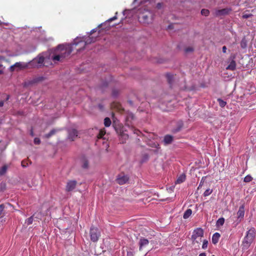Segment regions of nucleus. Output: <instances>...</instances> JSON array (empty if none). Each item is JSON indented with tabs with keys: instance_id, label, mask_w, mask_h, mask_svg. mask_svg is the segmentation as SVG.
<instances>
[{
	"instance_id": "obj_1",
	"label": "nucleus",
	"mask_w": 256,
	"mask_h": 256,
	"mask_svg": "<svg viewBox=\"0 0 256 256\" xmlns=\"http://www.w3.org/2000/svg\"><path fill=\"white\" fill-rule=\"evenodd\" d=\"M72 51V46L70 44H60L52 50V59L54 62H62L68 58Z\"/></svg>"
},
{
	"instance_id": "obj_2",
	"label": "nucleus",
	"mask_w": 256,
	"mask_h": 256,
	"mask_svg": "<svg viewBox=\"0 0 256 256\" xmlns=\"http://www.w3.org/2000/svg\"><path fill=\"white\" fill-rule=\"evenodd\" d=\"M96 40V38L92 36H88L84 39V38H76L74 40V42L71 44L72 46V50L74 48L77 51H80L84 50L86 45L94 42Z\"/></svg>"
},
{
	"instance_id": "obj_3",
	"label": "nucleus",
	"mask_w": 256,
	"mask_h": 256,
	"mask_svg": "<svg viewBox=\"0 0 256 256\" xmlns=\"http://www.w3.org/2000/svg\"><path fill=\"white\" fill-rule=\"evenodd\" d=\"M256 234V229L253 227L246 232V235L244 237L241 244L242 250H246L250 246L255 239Z\"/></svg>"
},
{
	"instance_id": "obj_4",
	"label": "nucleus",
	"mask_w": 256,
	"mask_h": 256,
	"mask_svg": "<svg viewBox=\"0 0 256 256\" xmlns=\"http://www.w3.org/2000/svg\"><path fill=\"white\" fill-rule=\"evenodd\" d=\"M90 240L93 242H96L100 236V232L96 228L92 227L90 231Z\"/></svg>"
},
{
	"instance_id": "obj_5",
	"label": "nucleus",
	"mask_w": 256,
	"mask_h": 256,
	"mask_svg": "<svg viewBox=\"0 0 256 256\" xmlns=\"http://www.w3.org/2000/svg\"><path fill=\"white\" fill-rule=\"evenodd\" d=\"M204 235V230L202 228H197L194 230L193 234L192 236V240H196V239H200V241L202 242V238Z\"/></svg>"
},
{
	"instance_id": "obj_6",
	"label": "nucleus",
	"mask_w": 256,
	"mask_h": 256,
	"mask_svg": "<svg viewBox=\"0 0 256 256\" xmlns=\"http://www.w3.org/2000/svg\"><path fill=\"white\" fill-rule=\"evenodd\" d=\"M235 58V54H232L230 56V62L229 64L226 66V70L234 71L236 69V64L234 60Z\"/></svg>"
},
{
	"instance_id": "obj_7",
	"label": "nucleus",
	"mask_w": 256,
	"mask_h": 256,
	"mask_svg": "<svg viewBox=\"0 0 256 256\" xmlns=\"http://www.w3.org/2000/svg\"><path fill=\"white\" fill-rule=\"evenodd\" d=\"M77 182L75 180H69L66 186V191L68 192L72 191L76 187Z\"/></svg>"
},
{
	"instance_id": "obj_8",
	"label": "nucleus",
	"mask_w": 256,
	"mask_h": 256,
	"mask_svg": "<svg viewBox=\"0 0 256 256\" xmlns=\"http://www.w3.org/2000/svg\"><path fill=\"white\" fill-rule=\"evenodd\" d=\"M27 67L28 64L26 63L17 62L10 67V71L13 72L16 68H18L20 70H22L26 68Z\"/></svg>"
},
{
	"instance_id": "obj_9",
	"label": "nucleus",
	"mask_w": 256,
	"mask_h": 256,
	"mask_svg": "<svg viewBox=\"0 0 256 256\" xmlns=\"http://www.w3.org/2000/svg\"><path fill=\"white\" fill-rule=\"evenodd\" d=\"M231 11H232V9H230V8H223L222 10H216L215 12V14H216V16H224V15L228 14L230 13V12Z\"/></svg>"
},
{
	"instance_id": "obj_10",
	"label": "nucleus",
	"mask_w": 256,
	"mask_h": 256,
	"mask_svg": "<svg viewBox=\"0 0 256 256\" xmlns=\"http://www.w3.org/2000/svg\"><path fill=\"white\" fill-rule=\"evenodd\" d=\"M78 136V131L75 129L68 130V138L71 141H74Z\"/></svg>"
},
{
	"instance_id": "obj_11",
	"label": "nucleus",
	"mask_w": 256,
	"mask_h": 256,
	"mask_svg": "<svg viewBox=\"0 0 256 256\" xmlns=\"http://www.w3.org/2000/svg\"><path fill=\"white\" fill-rule=\"evenodd\" d=\"M128 180V177L126 176H119L117 179V182L120 184H126Z\"/></svg>"
},
{
	"instance_id": "obj_12",
	"label": "nucleus",
	"mask_w": 256,
	"mask_h": 256,
	"mask_svg": "<svg viewBox=\"0 0 256 256\" xmlns=\"http://www.w3.org/2000/svg\"><path fill=\"white\" fill-rule=\"evenodd\" d=\"M244 205L241 206L237 212L238 218L241 219L243 218L244 215Z\"/></svg>"
},
{
	"instance_id": "obj_13",
	"label": "nucleus",
	"mask_w": 256,
	"mask_h": 256,
	"mask_svg": "<svg viewBox=\"0 0 256 256\" xmlns=\"http://www.w3.org/2000/svg\"><path fill=\"white\" fill-rule=\"evenodd\" d=\"M173 136L169 134L165 136L164 138V142L165 145L171 144Z\"/></svg>"
},
{
	"instance_id": "obj_14",
	"label": "nucleus",
	"mask_w": 256,
	"mask_h": 256,
	"mask_svg": "<svg viewBox=\"0 0 256 256\" xmlns=\"http://www.w3.org/2000/svg\"><path fill=\"white\" fill-rule=\"evenodd\" d=\"M148 240L146 238H140L139 242L140 244V250H141L142 248L144 246L148 244Z\"/></svg>"
},
{
	"instance_id": "obj_15",
	"label": "nucleus",
	"mask_w": 256,
	"mask_h": 256,
	"mask_svg": "<svg viewBox=\"0 0 256 256\" xmlns=\"http://www.w3.org/2000/svg\"><path fill=\"white\" fill-rule=\"evenodd\" d=\"M220 235L218 232L214 233L212 236V242L216 244L218 242V241L220 238Z\"/></svg>"
},
{
	"instance_id": "obj_16",
	"label": "nucleus",
	"mask_w": 256,
	"mask_h": 256,
	"mask_svg": "<svg viewBox=\"0 0 256 256\" xmlns=\"http://www.w3.org/2000/svg\"><path fill=\"white\" fill-rule=\"evenodd\" d=\"M60 129H52L50 131V132L44 136V138H49L52 136H54L56 134V132L59 130H60Z\"/></svg>"
},
{
	"instance_id": "obj_17",
	"label": "nucleus",
	"mask_w": 256,
	"mask_h": 256,
	"mask_svg": "<svg viewBox=\"0 0 256 256\" xmlns=\"http://www.w3.org/2000/svg\"><path fill=\"white\" fill-rule=\"evenodd\" d=\"M186 178V176L184 174H180L178 177V178L176 183L177 184H180L182 182H184Z\"/></svg>"
},
{
	"instance_id": "obj_18",
	"label": "nucleus",
	"mask_w": 256,
	"mask_h": 256,
	"mask_svg": "<svg viewBox=\"0 0 256 256\" xmlns=\"http://www.w3.org/2000/svg\"><path fill=\"white\" fill-rule=\"evenodd\" d=\"M192 214V210L190 208L187 209L184 212L183 215V218L184 219L188 218Z\"/></svg>"
},
{
	"instance_id": "obj_19",
	"label": "nucleus",
	"mask_w": 256,
	"mask_h": 256,
	"mask_svg": "<svg viewBox=\"0 0 256 256\" xmlns=\"http://www.w3.org/2000/svg\"><path fill=\"white\" fill-rule=\"evenodd\" d=\"M224 218H220L216 222V226L217 227L222 226L224 222Z\"/></svg>"
},
{
	"instance_id": "obj_20",
	"label": "nucleus",
	"mask_w": 256,
	"mask_h": 256,
	"mask_svg": "<svg viewBox=\"0 0 256 256\" xmlns=\"http://www.w3.org/2000/svg\"><path fill=\"white\" fill-rule=\"evenodd\" d=\"M8 170V166L6 165L4 166L1 168H0V176H3L4 175Z\"/></svg>"
},
{
	"instance_id": "obj_21",
	"label": "nucleus",
	"mask_w": 256,
	"mask_h": 256,
	"mask_svg": "<svg viewBox=\"0 0 256 256\" xmlns=\"http://www.w3.org/2000/svg\"><path fill=\"white\" fill-rule=\"evenodd\" d=\"M112 124L111 120L109 118H106L104 120V124L106 127L110 126Z\"/></svg>"
},
{
	"instance_id": "obj_22",
	"label": "nucleus",
	"mask_w": 256,
	"mask_h": 256,
	"mask_svg": "<svg viewBox=\"0 0 256 256\" xmlns=\"http://www.w3.org/2000/svg\"><path fill=\"white\" fill-rule=\"evenodd\" d=\"M218 102V104H219V106L222 107V108H224L226 106V102L224 101V100H222V99L219 98L217 100Z\"/></svg>"
},
{
	"instance_id": "obj_23",
	"label": "nucleus",
	"mask_w": 256,
	"mask_h": 256,
	"mask_svg": "<svg viewBox=\"0 0 256 256\" xmlns=\"http://www.w3.org/2000/svg\"><path fill=\"white\" fill-rule=\"evenodd\" d=\"M240 46L242 48H245L247 46V42L244 38L240 42Z\"/></svg>"
},
{
	"instance_id": "obj_24",
	"label": "nucleus",
	"mask_w": 256,
	"mask_h": 256,
	"mask_svg": "<svg viewBox=\"0 0 256 256\" xmlns=\"http://www.w3.org/2000/svg\"><path fill=\"white\" fill-rule=\"evenodd\" d=\"M166 76L168 82L170 84H172V82L173 76L172 74H166Z\"/></svg>"
},
{
	"instance_id": "obj_25",
	"label": "nucleus",
	"mask_w": 256,
	"mask_h": 256,
	"mask_svg": "<svg viewBox=\"0 0 256 256\" xmlns=\"http://www.w3.org/2000/svg\"><path fill=\"white\" fill-rule=\"evenodd\" d=\"M34 216H32L26 220V224L27 225L31 224L34 220Z\"/></svg>"
},
{
	"instance_id": "obj_26",
	"label": "nucleus",
	"mask_w": 256,
	"mask_h": 256,
	"mask_svg": "<svg viewBox=\"0 0 256 256\" xmlns=\"http://www.w3.org/2000/svg\"><path fill=\"white\" fill-rule=\"evenodd\" d=\"M252 180V178L250 175H247L244 178V181L246 182H249Z\"/></svg>"
},
{
	"instance_id": "obj_27",
	"label": "nucleus",
	"mask_w": 256,
	"mask_h": 256,
	"mask_svg": "<svg viewBox=\"0 0 256 256\" xmlns=\"http://www.w3.org/2000/svg\"><path fill=\"white\" fill-rule=\"evenodd\" d=\"M201 14L206 16H208L210 14V11L207 9H202L201 10Z\"/></svg>"
},
{
	"instance_id": "obj_28",
	"label": "nucleus",
	"mask_w": 256,
	"mask_h": 256,
	"mask_svg": "<svg viewBox=\"0 0 256 256\" xmlns=\"http://www.w3.org/2000/svg\"><path fill=\"white\" fill-rule=\"evenodd\" d=\"M82 167L84 168H88V160H86V159H84L83 160V163H82Z\"/></svg>"
},
{
	"instance_id": "obj_29",
	"label": "nucleus",
	"mask_w": 256,
	"mask_h": 256,
	"mask_svg": "<svg viewBox=\"0 0 256 256\" xmlns=\"http://www.w3.org/2000/svg\"><path fill=\"white\" fill-rule=\"evenodd\" d=\"M106 131L104 130H100L98 136V138H101L103 137V136L105 134Z\"/></svg>"
},
{
	"instance_id": "obj_30",
	"label": "nucleus",
	"mask_w": 256,
	"mask_h": 256,
	"mask_svg": "<svg viewBox=\"0 0 256 256\" xmlns=\"http://www.w3.org/2000/svg\"><path fill=\"white\" fill-rule=\"evenodd\" d=\"M212 192V190H210V189H207L206 190H205V192H204L203 195L204 196H208L209 195H210Z\"/></svg>"
},
{
	"instance_id": "obj_31",
	"label": "nucleus",
	"mask_w": 256,
	"mask_h": 256,
	"mask_svg": "<svg viewBox=\"0 0 256 256\" xmlns=\"http://www.w3.org/2000/svg\"><path fill=\"white\" fill-rule=\"evenodd\" d=\"M44 58L43 56H40L38 58V60H35L36 61V62L38 64H42L44 62Z\"/></svg>"
},
{
	"instance_id": "obj_32",
	"label": "nucleus",
	"mask_w": 256,
	"mask_h": 256,
	"mask_svg": "<svg viewBox=\"0 0 256 256\" xmlns=\"http://www.w3.org/2000/svg\"><path fill=\"white\" fill-rule=\"evenodd\" d=\"M208 241L206 240L203 241V244L202 245V248L203 249H206L208 248Z\"/></svg>"
},
{
	"instance_id": "obj_33",
	"label": "nucleus",
	"mask_w": 256,
	"mask_h": 256,
	"mask_svg": "<svg viewBox=\"0 0 256 256\" xmlns=\"http://www.w3.org/2000/svg\"><path fill=\"white\" fill-rule=\"evenodd\" d=\"M184 51L186 53L194 51L192 47L188 46L185 48Z\"/></svg>"
},
{
	"instance_id": "obj_34",
	"label": "nucleus",
	"mask_w": 256,
	"mask_h": 256,
	"mask_svg": "<svg viewBox=\"0 0 256 256\" xmlns=\"http://www.w3.org/2000/svg\"><path fill=\"white\" fill-rule=\"evenodd\" d=\"M252 16V14H244L242 15V18H250Z\"/></svg>"
},
{
	"instance_id": "obj_35",
	"label": "nucleus",
	"mask_w": 256,
	"mask_h": 256,
	"mask_svg": "<svg viewBox=\"0 0 256 256\" xmlns=\"http://www.w3.org/2000/svg\"><path fill=\"white\" fill-rule=\"evenodd\" d=\"M34 143L36 144H39L40 143V139L39 138H34Z\"/></svg>"
},
{
	"instance_id": "obj_36",
	"label": "nucleus",
	"mask_w": 256,
	"mask_h": 256,
	"mask_svg": "<svg viewBox=\"0 0 256 256\" xmlns=\"http://www.w3.org/2000/svg\"><path fill=\"white\" fill-rule=\"evenodd\" d=\"M121 138H124V140H126V139H128V134H122L121 135Z\"/></svg>"
},
{
	"instance_id": "obj_37",
	"label": "nucleus",
	"mask_w": 256,
	"mask_h": 256,
	"mask_svg": "<svg viewBox=\"0 0 256 256\" xmlns=\"http://www.w3.org/2000/svg\"><path fill=\"white\" fill-rule=\"evenodd\" d=\"M22 164V167H24V168L28 166V162H26V161L24 160H22V164Z\"/></svg>"
},
{
	"instance_id": "obj_38",
	"label": "nucleus",
	"mask_w": 256,
	"mask_h": 256,
	"mask_svg": "<svg viewBox=\"0 0 256 256\" xmlns=\"http://www.w3.org/2000/svg\"><path fill=\"white\" fill-rule=\"evenodd\" d=\"M203 179H204V178H202V179L200 183L199 186L198 188V190L204 184V181L203 180Z\"/></svg>"
},
{
	"instance_id": "obj_39",
	"label": "nucleus",
	"mask_w": 256,
	"mask_h": 256,
	"mask_svg": "<svg viewBox=\"0 0 256 256\" xmlns=\"http://www.w3.org/2000/svg\"><path fill=\"white\" fill-rule=\"evenodd\" d=\"M117 19V16H113L112 18H109L108 20V22H112L115 20Z\"/></svg>"
},
{
	"instance_id": "obj_40",
	"label": "nucleus",
	"mask_w": 256,
	"mask_h": 256,
	"mask_svg": "<svg viewBox=\"0 0 256 256\" xmlns=\"http://www.w3.org/2000/svg\"><path fill=\"white\" fill-rule=\"evenodd\" d=\"M117 19V16H113L112 18H109L108 20V22H112L115 20Z\"/></svg>"
},
{
	"instance_id": "obj_41",
	"label": "nucleus",
	"mask_w": 256,
	"mask_h": 256,
	"mask_svg": "<svg viewBox=\"0 0 256 256\" xmlns=\"http://www.w3.org/2000/svg\"><path fill=\"white\" fill-rule=\"evenodd\" d=\"M201 242L200 241V239H196V240H192V244H200V243Z\"/></svg>"
},
{
	"instance_id": "obj_42",
	"label": "nucleus",
	"mask_w": 256,
	"mask_h": 256,
	"mask_svg": "<svg viewBox=\"0 0 256 256\" xmlns=\"http://www.w3.org/2000/svg\"><path fill=\"white\" fill-rule=\"evenodd\" d=\"M127 118L129 119L130 118L132 120H133L134 118V115L132 114H130L128 116Z\"/></svg>"
},
{
	"instance_id": "obj_43",
	"label": "nucleus",
	"mask_w": 256,
	"mask_h": 256,
	"mask_svg": "<svg viewBox=\"0 0 256 256\" xmlns=\"http://www.w3.org/2000/svg\"><path fill=\"white\" fill-rule=\"evenodd\" d=\"M4 209V204H0V216L1 215L2 212L3 211Z\"/></svg>"
},
{
	"instance_id": "obj_44",
	"label": "nucleus",
	"mask_w": 256,
	"mask_h": 256,
	"mask_svg": "<svg viewBox=\"0 0 256 256\" xmlns=\"http://www.w3.org/2000/svg\"><path fill=\"white\" fill-rule=\"evenodd\" d=\"M134 133L138 136L140 134V132L138 130H134Z\"/></svg>"
},
{
	"instance_id": "obj_45",
	"label": "nucleus",
	"mask_w": 256,
	"mask_h": 256,
	"mask_svg": "<svg viewBox=\"0 0 256 256\" xmlns=\"http://www.w3.org/2000/svg\"><path fill=\"white\" fill-rule=\"evenodd\" d=\"M162 4L158 3L156 4V8H158V9H160L162 8Z\"/></svg>"
},
{
	"instance_id": "obj_46",
	"label": "nucleus",
	"mask_w": 256,
	"mask_h": 256,
	"mask_svg": "<svg viewBox=\"0 0 256 256\" xmlns=\"http://www.w3.org/2000/svg\"><path fill=\"white\" fill-rule=\"evenodd\" d=\"M142 18L144 21H146V22H148L147 20L148 18V16H146V15L143 16Z\"/></svg>"
},
{
	"instance_id": "obj_47",
	"label": "nucleus",
	"mask_w": 256,
	"mask_h": 256,
	"mask_svg": "<svg viewBox=\"0 0 256 256\" xmlns=\"http://www.w3.org/2000/svg\"><path fill=\"white\" fill-rule=\"evenodd\" d=\"M222 50L224 53H226V46H224L222 48Z\"/></svg>"
},
{
	"instance_id": "obj_48",
	"label": "nucleus",
	"mask_w": 256,
	"mask_h": 256,
	"mask_svg": "<svg viewBox=\"0 0 256 256\" xmlns=\"http://www.w3.org/2000/svg\"><path fill=\"white\" fill-rule=\"evenodd\" d=\"M96 28L92 30L90 32V35L92 34L94 32H96Z\"/></svg>"
},
{
	"instance_id": "obj_49",
	"label": "nucleus",
	"mask_w": 256,
	"mask_h": 256,
	"mask_svg": "<svg viewBox=\"0 0 256 256\" xmlns=\"http://www.w3.org/2000/svg\"><path fill=\"white\" fill-rule=\"evenodd\" d=\"M96 28L92 30L90 32V35L92 34L94 32H96Z\"/></svg>"
},
{
	"instance_id": "obj_50",
	"label": "nucleus",
	"mask_w": 256,
	"mask_h": 256,
	"mask_svg": "<svg viewBox=\"0 0 256 256\" xmlns=\"http://www.w3.org/2000/svg\"><path fill=\"white\" fill-rule=\"evenodd\" d=\"M30 134L33 136H34V131H33V129L32 128L31 130H30Z\"/></svg>"
},
{
	"instance_id": "obj_51",
	"label": "nucleus",
	"mask_w": 256,
	"mask_h": 256,
	"mask_svg": "<svg viewBox=\"0 0 256 256\" xmlns=\"http://www.w3.org/2000/svg\"><path fill=\"white\" fill-rule=\"evenodd\" d=\"M4 104V101L3 100H0V107L3 106Z\"/></svg>"
},
{
	"instance_id": "obj_52",
	"label": "nucleus",
	"mask_w": 256,
	"mask_h": 256,
	"mask_svg": "<svg viewBox=\"0 0 256 256\" xmlns=\"http://www.w3.org/2000/svg\"><path fill=\"white\" fill-rule=\"evenodd\" d=\"M198 256H206V254L204 252L201 253Z\"/></svg>"
},
{
	"instance_id": "obj_53",
	"label": "nucleus",
	"mask_w": 256,
	"mask_h": 256,
	"mask_svg": "<svg viewBox=\"0 0 256 256\" xmlns=\"http://www.w3.org/2000/svg\"><path fill=\"white\" fill-rule=\"evenodd\" d=\"M4 60V58L2 57V56H0V61L2 60ZM2 65L0 64V67L2 66Z\"/></svg>"
},
{
	"instance_id": "obj_54",
	"label": "nucleus",
	"mask_w": 256,
	"mask_h": 256,
	"mask_svg": "<svg viewBox=\"0 0 256 256\" xmlns=\"http://www.w3.org/2000/svg\"><path fill=\"white\" fill-rule=\"evenodd\" d=\"M9 98H10V96L8 95L6 100H9Z\"/></svg>"
},
{
	"instance_id": "obj_55",
	"label": "nucleus",
	"mask_w": 256,
	"mask_h": 256,
	"mask_svg": "<svg viewBox=\"0 0 256 256\" xmlns=\"http://www.w3.org/2000/svg\"><path fill=\"white\" fill-rule=\"evenodd\" d=\"M3 73V71L2 70H0V74H2Z\"/></svg>"
},
{
	"instance_id": "obj_56",
	"label": "nucleus",
	"mask_w": 256,
	"mask_h": 256,
	"mask_svg": "<svg viewBox=\"0 0 256 256\" xmlns=\"http://www.w3.org/2000/svg\"><path fill=\"white\" fill-rule=\"evenodd\" d=\"M171 26H172V25H171V24H170V25H169V26H168V28H171Z\"/></svg>"
},
{
	"instance_id": "obj_57",
	"label": "nucleus",
	"mask_w": 256,
	"mask_h": 256,
	"mask_svg": "<svg viewBox=\"0 0 256 256\" xmlns=\"http://www.w3.org/2000/svg\"><path fill=\"white\" fill-rule=\"evenodd\" d=\"M138 0H134V2H138Z\"/></svg>"
},
{
	"instance_id": "obj_58",
	"label": "nucleus",
	"mask_w": 256,
	"mask_h": 256,
	"mask_svg": "<svg viewBox=\"0 0 256 256\" xmlns=\"http://www.w3.org/2000/svg\"><path fill=\"white\" fill-rule=\"evenodd\" d=\"M120 110H124V109H122V108H120Z\"/></svg>"
},
{
	"instance_id": "obj_59",
	"label": "nucleus",
	"mask_w": 256,
	"mask_h": 256,
	"mask_svg": "<svg viewBox=\"0 0 256 256\" xmlns=\"http://www.w3.org/2000/svg\"><path fill=\"white\" fill-rule=\"evenodd\" d=\"M122 143H124V142H124V140H122Z\"/></svg>"
},
{
	"instance_id": "obj_60",
	"label": "nucleus",
	"mask_w": 256,
	"mask_h": 256,
	"mask_svg": "<svg viewBox=\"0 0 256 256\" xmlns=\"http://www.w3.org/2000/svg\"><path fill=\"white\" fill-rule=\"evenodd\" d=\"M212 256H215L214 255H212Z\"/></svg>"
}]
</instances>
